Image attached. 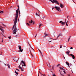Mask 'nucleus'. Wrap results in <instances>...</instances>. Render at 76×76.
<instances>
[{
	"instance_id": "1",
	"label": "nucleus",
	"mask_w": 76,
	"mask_h": 76,
	"mask_svg": "<svg viewBox=\"0 0 76 76\" xmlns=\"http://www.w3.org/2000/svg\"><path fill=\"white\" fill-rule=\"evenodd\" d=\"M18 19L17 18H15V20H14V25L13 26V27H12V30H13L14 28V29L13 31V34H16V32H17V31H18V29H17V28H16V23H17V20Z\"/></svg>"
},
{
	"instance_id": "2",
	"label": "nucleus",
	"mask_w": 76,
	"mask_h": 76,
	"mask_svg": "<svg viewBox=\"0 0 76 76\" xmlns=\"http://www.w3.org/2000/svg\"><path fill=\"white\" fill-rule=\"evenodd\" d=\"M25 62L23 61H21V62L20 63V65H21V66H20V65H19L18 66V68H19L20 69H21V71H23V69H22V67H23V65L22 64H24Z\"/></svg>"
},
{
	"instance_id": "3",
	"label": "nucleus",
	"mask_w": 76,
	"mask_h": 76,
	"mask_svg": "<svg viewBox=\"0 0 76 76\" xmlns=\"http://www.w3.org/2000/svg\"><path fill=\"white\" fill-rule=\"evenodd\" d=\"M53 2H54L56 4H58V5H59V3L57 0H53Z\"/></svg>"
},
{
	"instance_id": "4",
	"label": "nucleus",
	"mask_w": 76,
	"mask_h": 76,
	"mask_svg": "<svg viewBox=\"0 0 76 76\" xmlns=\"http://www.w3.org/2000/svg\"><path fill=\"white\" fill-rule=\"evenodd\" d=\"M59 23H61V25H65V24H66V20H65V21L64 22H63L61 21H59Z\"/></svg>"
},
{
	"instance_id": "5",
	"label": "nucleus",
	"mask_w": 76,
	"mask_h": 76,
	"mask_svg": "<svg viewBox=\"0 0 76 76\" xmlns=\"http://www.w3.org/2000/svg\"><path fill=\"white\" fill-rule=\"evenodd\" d=\"M55 9H56V10H57L58 11H59V10L60 9V7H56L55 6L54 7Z\"/></svg>"
},
{
	"instance_id": "6",
	"label": "nucleus",
	"mask_w": 76,
	"mask_h": 76,
	"mask_svg": "<svg viewBox=\"0 0 76 76\" xmlns=\"http://www.w3.org/2000/svg\"><path fill=\"white\" fill-rule=\"evenodd\" d=\"M18 47L20 51H21V52H22V51H23V49H22V48H21V46L20 45H19Z\"/></svg>"
},
{
	"instance_id": "7",
	"label": "nucleus",
	"mask_w": 76,
	"mask_h": 76,
	"mask_svg": "<svg viewBox=\"0 0 76 76\" xmlns=\"http://www.w3.org/2000/svg\"><path fill=\"white\" fill-rule=\"evenodd\" d=\"M61 36H62V34H58V36L56 37V39H54L55 40H56V39H58V38L59 37H60Z\"/></svg>"
},
{
	"instance_id": "8",
	"label": "nucleus",
	"mask_w": 76,
	"mask_h": 76,
	"mask_svg": "<svg viewBox=\"0 0 76 76\" xmlns=\"http://www.w3.org/2000/svg\"><path fill=\"white\" fill-rule=\"evenodd\" d=\"M19 15V12H16V14L15 15L16 16L15 17V19H18V15Z\"/></svg>"
},
{
	"instance_id": "9",
	"label": "nucleus",
	"mask_w": 76,
	"mask_h": 76,
	"mask_svg": "<svg viewBox=\"0 0 76 76\" xmlns=\"http://www.w3.org/2000/svg\"><path fill=\"white\" fill-rule=\"evenodd\" d=\"M69 56H71L72 57V58L73 59V60L75 59V56L73 55L72 54H70V55H69Z\"/></svg>"
},
{
	"instance_id": "10",
	"label": "nucleus",
	"mask_w": 76,
	"mask_h": 76,
	"mask_svg": "<svg viewBox=\"0 0 76 76\" xmlns=\"http://www.w3.org/2000/svg\"><path fill=\"white\" fill-rule=\"evenodd\" d=\"M66 63L68 66V67H70V64L69 63H68V62L66 61Z\"/></svg>"
},
{
	"instance_id": "11",
	"label": "nucleus",
	"mask_w": 76,
	"mask_h": 76,
	"mask_svg": "<svg viewBox=\"0 0 76 76\" xmlns=\"http://www.w3.org/2000/svg\"><path fill=\"white\" fill-rule=\"evenodd\" d=\"M60 7H61V8H63V7H64V6H63V4H62L61 3H60Z\"/></svg>"
},
{
	"instance_id": "12",
	"label": "nucleus",
	"mask_w": 76,
	"mask_h": 76,
	"mask_svg": "<svg viewBox=\"0 0 76 76\" xmlns=\"http://www.w3.org/2000/svg\"><path fill=\"white\" fill-rule=\"evenodd\" d=\"M52 68L53 70H54V68H55V66H54V65H52Z\"/></svg>"
},
{
	"instance_id": "13",
	"label": "nucleus",
	"mask_w": 76,
	"mask_h": 76,
	"mask_svg": "<svg viewBox=\"0 0 76 76\" xmlns=\"http://www.w3.org/2000/svg\"><path fill=\"white\" fill-rule=\"evenodd\" d=\"M66 53L67 54H68V55H69V53H70V50H68V51H67L66 52Z\"/></svg>"
},
{
	"instance_id": "14",
	"label": "nucleus",
	"mask_w": 76,
	"mask_h": 76,
	"mask_svg": "<svg viewBox=\"0 0 76 76\" xmlns=\"http://www.w3.org/2000/svg\"><path fill=\"white\" fill-rule=\"evenodd\" d=\"M44 35H45V36H44V38H45V37H47V36H48V34H45V33H44Z\"/></svg>"
},
{
	"instance_id": "15",
	"label": "nucleus",
	"mask_w": 76,
	"mask_h": 76,
	"mask_svg": "<svg viewBox=\"0 0 76 76\" xmlns=\"http://www.w3.org/2000/svg\"><path fill=\"white\" fill-rule=\"evenodd\" d=\"M32 22H33V21L32 20H31V21H29V23H32Z\"/></svg>"
},
{
	"instance_id": "16",
	"label": "nucleus",
	"mask_w": 76,
	"mask_h": 76,
	"mask_svg": "<svg viewBox=\"0 0 76 76\" xmlns=\"http://www.w3.org/2000/svg\"><path fill=\"white\" fill-rule=\"evenodd\" d=\"M39 28H40L41 26H42V23H40V24L39 25Z\"/></svg>"
},
{
	"instance_id": "17",
	"label": "nucleus",
	"mask_w": 76,
	"mask_h": 76,
	"mask_svg": "<svg viewBox=\"0 0 76 76\" xmlns=\"http://www.w3.org/2000/svg\"><path fill=\"white\" fill-rule=\"evenodd\" d=\"M59 68H60V69H61V70H64V69H63V68L60 67Z\"/></svg>"
},
{
	"instance_id": "18",
	"label": "nucleus",
	"mask_w": 76,
	"mask_h": 76,
	"mask_svg": "<svg viewBox=\"0 0 76 76\" xmlns=\"http://www.w3.org/2000/svg\"><path fill=\"white\" fill-rule=\"evenodd\" d=\"M7 65L8 66V68H9V69H10V65L9 64H7Z\"/></svg>"
},
{
	"instance_id": "19",
	"label": "nucleus",
	"mask_w": 76,
	"mask_h": 76,
	"mask_svg": "<svg viewBox=\"0 0 76 76\" xmlns=\"http://www.w3.org/2000/svg\"><path fill=\"white\" fill-rule=\"evenodd\" d=\"M30 53H31V54L32 57H34V56H33V55H32V53H31V50H30Z\"/></svg>"
},
{
	"instance_id": "20",
	"label": "nucleus",
	"mask_w": 76,
	"mask_h": 76,
	"mask_svg": "<svg viewBox=\"0 0 76 76\" xmlns=\"http://www.w3.org/2000/svg\"><path fill=\"white\" fill-rule=\"evenodd\" d=\"M16 13H19V10L18 9L16 10Z\"/></svg>"
},
{
	"instance_id": "21",
	"label": "nucleus",
	"mask_w": 76,
	"mask_h": 76,
	"mask_svg": "<svg viewBox=\"0 0 76 76\" xmlns=\"http://www.w3.org/2000/svg\"><path fill=\"white\" fill-rule=\"evenodd\" d=\"M4 12H3V11H0V13H3Z\"/></svg>"
},
{
	"instance_id": "22",
	"label": "nucleus",
	"mask_w": 76,
	"mask_h": 76,
	"mask_svg": "<svg viewBox=\"0 0 76 76\" xmlns=\"http://www.w3.org/2000/svg\"><path fill=\"white\" fill-rule=\"evenodd\" d=\"M15 73H16V75H18V74H19L18 73V72H16V71H15Z\"/></svg>"
},
{
	"instance_id": "23",
	"label": "nucleus",
	"mask_w": 76,
	"mask_h": 76,
	"mask_svg": "<svg viewBox=\"0 0 76 76\" xmlns=\"http://www.w3.org/2000/svg\"><path fill=\"white\" fill-rule=\"evenodd\" d=\"M50 1H51L52 3H54V2H53L52 0H50Z\"/></svg>"
},
{
	"instance_id": "24",
	"label": "nucleus",
	"mask_w": 76,
	"mask_h": 76,
	"mask_svg": "<svg viewBox=\"0 0 76 76\" xmlns=\"http://www.w3.org/2000/svg\"><path fill=\"white\" fill-rule=\"evenodd\" d=\"M60 74L61 75V76H64V75H63V74H61V72L60 73Z\"/></svg>"
},
{
	"instance_id": "25",
	"label": "nucleus",
	"mask_w": 76,
	"mask_h": 76,
	"mask_svg": "<svg viewBox=\"0 0 76 76\" xmlns=\"http://www.w3.org/2000/svg\"><path fill=\"white\" fill-rule=\"evenodd\" d=\"M26 25H27L28 26H29V25H30L28 23H26Z\"/></svg>"
},
{
	"instance_id": "26",
	"label": "nucleus",
	"mask_w": 76,
	"mask_h": 76,
	"mask_svg": "<svg viewBox=\"0 0 76 76\" xmlns=\"http://www.w3.org/2000/svg\"><path fill=\"white\" fill-rule=\"evenodd\" d=\"M18 10H19V5H18Z\"/></svg>"
},
{
	"instance_id": "27",
	"label": "nucleus",
	"mask_w": 76,
	"mask_h": 76,
	"mask_svg": "<svg viewBox=\"0 0 76 76\" xmlns=\"http://www.w3.org/2000/svg\"><path fill=\"white\" fill-rule=\"evenodd\" d=\"M67 22H68L67 21L66 23V26H68V24H67Z\"/></svg>"
},
{
	"instance_id": "28",
	"label": "nucleus",
	"mask_w": 76,
	"mask_h": 76,
	"mask_svg": "<svg viewBox=\"0 0 76 76\" xmlns=\"http://www.w3.org/2000/svg\"><path fill=\"white\" fill-rule=\"evenodd\" d=\"M60 66V64H58L57 65V67H58V66Z\"/></svg>"
},
{
	"instance_id": "29",
	"label": "nucleus",
	"mask_w": 76,
	"mask_h": 76,
	"mask_svg": "<svg viewBox=\"0 0 76 76\" xmlns=\"http://www.w3.org/2000/svg\"><path fill=\"white\" fill-rule=\"evenodd\" d=\"M0 30H1V31H3V29H2L0 27Z\"/></svg>"
},
{
	"instance_id": "30",
	"label": "nucleus",
	"mask_w": 76,
	"mask_h": 76,
	"mask_svg": "<svg viewBox=\"0 0 76 76\" xmlns=\"http://www.w3.org/2000/svg\"><path fill=\"white\" fill-rule=\"evenodd\" d=\"M23 66H26V65H25V63L24 64H23Z\"/></svg>"
},
{
	"instance_id": "31",
	"label": "nucleus",
	"mask_w": 76,
	"mask_h": 76,
	"mask_svg": "<svg viewBox=\"0 0 76 76\" xmlns=\"http://www.w3.org/2000/svg\"><path fill=\"white\" fill-rule=\"evenodd\" d=\"M2 25H3V26H6V25H5V24H3Z\"/></svg>"
},
{
	"instance_id": "32",
	"label": "nucleus",
	"mask_w": 76,
	"mask_h": 76,
	"mask_svg": "<svg viewBox=\"0 0 76 76\" xmlns=\"http://www.w3.org/2000/svg\"><path fill=\"white\" fill-rule=\"evenodd\" d=\"M52 76H56V75H55V74H53V75H52Z\"/></svg>"
},
{
	"instance_id": "33",
	"label": "nucleus",
	"mask_w": 76,
	"mask_h": 76,
	"mask_svg": "<svg viewBox=\"0 0 76 76\" xmlns=\"http://www.w3.org/2000/svg\"><path fill=\"white\" fill-rule=\"evenodd\" d=\"M63 72L64 73H65V74H66V71H63Z\"/></svg>"
},
{
	"instance_id": "34",
	"label": "nucleus",
	"mask_w": 76,
	"mask_h": 76,
	"mask_svg": "<svg viewBox=\"0 0 76 76\" xmlns=\"http://www.w3.org/2000/svg\"><path fill=\"white\" fill-rule=\"evenodd\" d=\"M40 54H41V56H42V57H44V56H43V55H42V53H40Z\"/></svg>"
},
{
	"instance_id": "35",
	"label": "nucleus",
	"mask_w": 76,
	"mask_h": 76,
	"mask_svg": "<svg viewBox=\"0 0 76 76\" xmlns=\"http://www.w3.org/2000/svg\"><path fill=\"white\" fill-rule=\"evenodd\" d=\"M10 38H11V36H10L8 37V38H9V39H10Z\"/></svg>"
},
{
	"instance_id": "36",
	"label": "nucleus",
	"mask_w": 76,
	"mask_h": 76,
	"mask_svg": "<svg viewBox=\"0 0 76 76\" xmlns=\"http://www.w3.org/2000/svg\"><path fill=\"white\" fill-rule=\"evenodd\" d=\"M36 15H37V16H38V13H36Z\"/></svg>"
},
{
	"instance_id": "37",
	"label": "nucleus",
	"mask_w": 76,
	"mask_h": 76,
	"mask_svg": "<svg viewBox=\"0 0 76 76\" xmlns=\"http://www.w3.org/2000/svg\"><path fill=\"white\" fill-rule=\"evenodd\" d=\"M60 48H62V46L61 45L60 46Z\"/></svg>"
},
{
	"instance_id": "38",
	"label": "nucleus",
	"mask_w": 76,
	"mask_h": 76,
	"mask_svg": "<svg viewBox=\"0 0 76 76\" xmlns=\"http://www.w3.org/2000/svg\"><path fill=\"white\" fill-rule=\"evenodd\" d=\"M30 46V48H32V47H31V45H29Z\"/></svg>"
},
{
	"instance_id": "39",
	"label": "nucleus",
	"mask_w": 76,
	"mask_h": 76,
	"mask_svg": "<svg viewBox=\"0 0 76 76\" xmlns=\"http://www.w3.org/2000/svg\"><path fill=\"white\" fill-rule=\"evenodd\" d=\"M69 41H70V39L68 38V42H69Z\"/></svg>"
},
{
	"instance_id": "40",
	"label": "nucleus",
	"mask_w": 76,
	"mask_h": 76,
	"mask_svg": "<svg viewBox=\"0 0 76 76\" xmlns=\"http://www.w3.org/2000/svg\"><path fill=\"white\" fill-rule=\"evenodd\" d=\"M69 16H67V18L68 19H69Z\"/></svg>"
},
{
	"instance_id": "41",
	"label": "nucleus",
	"mask_w": 76,
	"mask_h": 76,
	"mask_svg": "<svg viewBox=\"0 0 76 76\" xmlns=\"http://www.w3.org/2000/svg\"><path fill=\"white\" fill-rule=\"evenodd\" d=\"M73 47H71V48H70V49H73Z\"/></svg>"
},
{
	"instance_id": "42",
	"label": "nucleus",
	"mask_w": 76,
	"mask_h": 76,
	"mask_svg": "<svg viewBox=\"0 0 76 76\" xmlns=\"http://www.w3.org/2000/svg\"><path fill=\"white\" fill-rule=\"evenodd\" d=\"M70 38H71V36H69V39H70Z\"/></svg>"
},
{
	"instance_id": "43",
	"label": "nucleus",
	"mask_w": 76,
	"mask_h": 76,
	"mask_svg": "<svg viewBox=\"0 0 76 76\" xmlns=\"http://www.w3.org/2000/svg\"><path fill=\"white\" fill-rule=\"evenodd\" d=\"M42 75L43 76H45V75H44L43 74H42Z\"/></svg>"
},
{
	"instance_id": "44",
	"label": "nucleus",
	"mask_w": 76,
	"mask_h": 76,
	"mask_svg": "<svg viewBox=\"0 0 76 76\" xmlns=\"http://www.w3.org/2000/svg\"><path fill=\"white\" fill-rule=\"evenodd\" d=\"M53 9H54V7H53V8H52V10H53Z\"/></svg>"
},
{
	"instance_id": "45",
	"label": "nucleus",
	"mask_w": 76,
	"mask_h": 76,
	"mask_svg": "<svg viewBox=\"0 0 76 76\" xmlns=\"http://www.w3.org/2000/svg\"><path fill=\"white\" fill-rule=\"evenodd\" d=\"M33 24H34V23H35V22L33 21Z\"/></svg>"
},
{
	"instance_id": "46",
	"label": "nucleus",
	"mask_w": 76,
	"mask_h": 76,
	"mask_svg": "<svg viewBox=\"0 0 76 76\" xmlns=\"http://www.w3.org/2000/svg\"><path fill=\"white\" fill-rule=\"evenodd\" d=\"M37 34L35 35V38H36V37H37Z\"/></svg>"
},
{
	"instance_id": "47",
	"label": "nucleus",
	"mask_w": 76,
	"mask_h": 76,
	"mask_svg": "<svg viewBox=\"0 0 76 76\" xmlns=\"http://www.w3.org/2000/svg\"><path fill=\"white\" fill-rule=\"evenodd\" d=\"M49 42H51V41H49Z\"/></svg>"
},
{
	"instance_id": "48",
	"label": "nucleus",
	"mask_w": 76,
	"mask_h": 76,
	"mask_svg": "<svg viewBox=\"0 0 76 76\" xmlns=\"http://www.w3.org/2000/svg\"><path fill=\"white\" fill-rule=\"evenodd\" d=\"M40 54L42 53V52H41V51H40Z\"/></svg>"
},
{
	"instance_id": "49",
	"label": "nucleus",
	"mask_w": 76,
	"mask_h": 76,
	"mask_svg": "<svg viewBox=\"0 0 76 76\" xmlns=\"http://www.w3.org/2000/svg\"><path fill=\"white\" fill-rule=\"evenodd\" d=\"M28 45H30V44H29V43L28 42Z\"/></svg>"
},
{
	"instance_id": "50",
	"label": "nucleus",
	"mask_w": 76,
	"mask_h": 76,
	"mask_svg": "<svg viewBox=\"0 0 76 76\" xmlns=\"http://www.w3.org/2000/svg\"><path fill=\"white\" fill-rule=\"evenodd\" d=\"M31 49H32V50H34V49H33L32 48H31Z\"/></svg>"
},
{
	"instance_id": "51",
	"label": "nucleus",
	"mask_w": 76,
	"mask_h": 76,
	"mask_svg": "<svg viewBox=\"0 0 76 76\" xmlns=\"http://www.w3.org/2000/svg\"><path fill=\"white\" fill-rule=\"evenodd\" d=\"M38 16H39L40 18H41V17H40V16L39 15H39H38Z\"/></svg>"
},
{
	"instance_id": "52",
	"label": "nucleus",
	"mask_w": 76,
	"mask_h": 76,
	"mask_svg": "<svg viewBox=\"0 0 76 76\" xmlns=\"http://www.w3.org/2000/svg\"><path fill=\"white\" fill-rule=\"evenodd\" d=\"M1 42H3V39L2 40Z\"/></svg>"
},
{
	"instance_id": "53",
	"label": "nucleus",
	"mask_w": 76,
	"mask_h": 76,
	"mask_svg": "<svg viewBox=\"0 0 76 76\" xmlns=\"http://www.w3.org/2000/svg\"><path fill=\"white\" fill-rule=\"evenodd\" d=\"M64 59H65V57H64Z\"/></svg>"
},
{
	"instance_id": "54",
	"label": "nucleus",
	"mask_w": 76,
	"mask_h": 76,
	"mask_svg": "<svg viewBox=\"0 0 76 76\" xmlns=\"http://www.w3.org/2000/svg\"><path fill=\"white\" fill-rule=\"evenodd\" d=\"M19 10V13H20V10Z\"/></svg>"
},
{
	"instance_id": "55",
	"label": "nucleus",
	"mask_w": 76,
	"mask_h": 76,
	"mask_svg": "<svg viewBox=\"0 0 76 76\" xmlns=\"http://www.w3.org/2000/svg\"><path fill=\"white\" fill-rule=\"evenodd\" d=\"M52 38H50V39H52Z\"/></svg>"
},
{
	"instance_id": "56",
	"label": "nucleus",
	"mask_w": 76,
	"mask_h": 76,
	"mask_svg": "<svg viewBox=\"0 0 76 76\" xmlns=\"http://www.w3.org/2000/svg\"><path fill=\"white\" fill-rule=\"evenodd\" d=\"M16 70L18 71V69H16Z\"/></svg>"
},
{
	"instance_id": "57",
	"label": "nucleus",
	"mask_w": 76,
	"mask_h": 76,
	"mask_svg": "<svg viewBox=\"0 0 76 76\" xmlns=\"http://www.w3.org/2000/svg\"><path fill=\"white\" fill-rule=\"evenodd\" d=\"M50 68H51V69H51V66H50Z\"/></svg>"
},
{
	"instance_id": "58",
	"label": "nucleus",
	"mask_w": 76,
	"mask_h": 76,
	"mask_svg": "<svg viewBox=\"0 0 76 76\" xmlns=\"http://www.w3.org/2000/svg\"><path fill=\"white\" fill-rule=\"evenodd\" d=\"M20 66H22V65H20Z\"/></svg>"
},
{
	"instance_id": "59",
	"label": "nucleus",
	"mask_w": 76,
	"mask_h": 76,
	"mask_svg": "<svg viewBox=\"0 0 76 76\" xmlns=\"http://www.w3.org/2000/svg\"><path fill=\"white\" fill-rule=\"evenodd\" d=\"M4 37H6V36H4Z\"/></svg>"
},
{
	"instance_id": "60",
	"label": "nucleus",
	"mask_w": 76,
	"mask_h": 76,
	"mask_svg": "<svg viewBox=\"0 0 76 76\" xmlns=\"http://www.w3.org/2000/svg\"><path fill=\"white\" fill-rule=\"evenodd\" d=\"M18 71H19V72L20 71L19 69H18Z\"/></svg>"
},
{
	"instance_id": "61",
	"label": "nucleus",
	"mask_w": 76,
	"mask_h": 76,
	"mask_svg": "<svg viewBox=\"0 0 76 76\" xmlns=\"http://www.w3.org/2000/svg\"><path fill=\"white\" fill-rule=\"evenodd\" d=\"M39 50V51H41V50Z\"/></svg>"
},
{
	"instance_id": "62",
	"label": "nucleus",
	"mask_w": 76,
	"mask_h": 76,
	"mask_svg": "<svg viewBox=\"0 0 76 76\" xmlns=\"http://www.w3.org/2000/svg\"><path fill=\"white\" fill-rule=\"evenodd\" d=\"M72 73H73V72L72 71Z\"/></svg>"
},
{
	"instance_id": "63",
	"label": "nucleus",
	"mask_w": 76,
	"mask_h": 76,
	"mask_svg": "<svg viewBox=\"0 0 76 76\" xmlns=\"http://www.w3.org/2000/svg\"><path fill=\"white\" fill-rule=\"evenodd\" d=\"M53 35L54 36V33L53 34Z\"/></svg>"
},
{
	"instance_id": "64",
	"label": "nucleus",
	"mask_w": 76,
	"mask_h": 76,
	"mask_svg": "<svg viewBox=\"0 0 76 76\" xmlns=\"http://www.w3.org/2000/svg\"><path fill=\"white\" fill-rule=\"evenodd\" d=\"M18 52H20V50H19V51H18Z\"/></svg>"
}]
</instances>
